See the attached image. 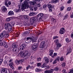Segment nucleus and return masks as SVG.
<instances>
[{"instance_id":"obj_1","label":"nucleus","mask_w":73,"mask_h":73,"mask_svg":"<svg viewBox=\"0 0 73 73\" xmlns=\"http://www.w3.org/2000/svg\"><path fill=\"white\" fill-rule=\"evenodd\" d=\"M29 3L27 1H25L22 4L21 9L22 11H25V9L29 8L30 11H33V9L31 7H29L28 4Z\"/></svg>"},{"instance_id":"obj_2","label":"nucleus","mask_w":73,"mask_h":73,"mask_svg":"<svg viewBox=\"0 0 73 73\" xmlns=\"http://www.w3.org/2000/svg\"><path fill=\"white\" fill-rule=\"evenodd\" d=\"M12 46L14 48L13 49V54H14V55L17 54H18L19 51V48H17V46H18L14 44L12 45Z\"/></svg>"},{"instance_id":"obj_3","label":"nucleus","mask_w":73,"mask_h":73,"mask_svg":"<svg viewBox=\"0 0 73 73\" xmlns=\"http://www.w3.org/2000/svg\"><path fill=\"white\" fill-rule=\"evenodd\" d=\"M37 21H38V19L37 16L32 17L30 19V23L31 24V25H32L33 24L36 23Z\"/></svg>"},{"instance_id":"obj_4","label":"nucleus","mask_w":73,"mask_h":73,"mask_svg":"<svg viewBox=\"0 0 73 73\" xmlns=\"http://www.w3.org/2000/svg\"><path fill=\"white\" fill-rule=\"evenodd\" d=\"M12 25L10 23H7L5 24V28L6 30L8 29L9 31H12Z\"/></svg>"},{"instance_id":"obj_5","label":"nucleus","mask_w":73,"mask_h":73,"mask_svg":"<svg viewBox=\"0 0 73 73\" xmlns=\"http://www.w3.org/2000/svg\"><path fill=\"white\" fill-rule=\"evenodd\" d=\"M40 48H43V49H46L47 48V45L45 44V41H42L40 43L39 46Z\"/></svg>"},{"instance_id":"obj_6","label":"nucleus","mask_w":73,"mask_h":73,"mask_svg":"<svg viewBox=\"0 0 73 73\" xmlns=\"http://www.w3.org/2000/svg\"><path fill=\"white\" fill-rule=\"evenodd\" d=\"M25 60H27V59H28L30 57L31 53L29 52L28 51H25Z\"/></svg>"},{"instance_id":"obj_7","label":"nucleus","mask_w":73,"mask_h":73,"mask_svg":"<svg viewBox=\"0 0 73 73\" xmlns=\"http://www.w3.org/2000/svg\"><path fill=\"white\" fill-rule=\"evenodd\" d=\"M43 15L42 13H40L38 15L37 17L38 22H40L41 21V19L43 18Z\"/></svg>"},{"instance_id":"obj_8","label":"nucleus","mask_w":73,"mask_h":73,"mask_svg":"<svg viewBox=\"0 0 73 73\" xmlns=\"http://www.w3.org/2000/svg\"><path fill=\"white\" fill-rule=\"evenodd\" d=\"M30 64L31 65V66H30V69H32L33 68H35V65H36V64H35V62L34 61H31L30 63Z\"/></svg>"},{"instance_id":"obj_9","label":"nucleus","mask_w":73,"mask_h":73,"mask_svg":"<svg viewBox=\"0 0 73 73\" xmlns=\"http://www.w3.org/2000/svg\"><path fill=\"white\" fill-rule=\"evenodd\" d=\"M1 46H3L5 48H8V45L7 44V43L3 41L1 43V44H0Z\"/></svg>"},{"instance_id":"obj_10","label":"nucleus","mask_w":73,"mask_h":73,"mask_svg":"<svg viewBox=\"0 0 73 73\" xmlns=\"http://www.w3.org/2000/svg\"><path fill=\"white\" fill-rule=\"evenodd\" d=\"M8 71V70L5 68H3L1 69V73H8L7 72Z\"/></svg>"},{"instance_id":"obj_11","label":"nucleus","mask_w":73,"mask_h":73,"mask_svg":"<svg viewBox=\"0 0 73 73\" xmlns=\"http://www.w3.org/2000/svg\"><path fill=\"white\" fill-rule=\"evenodd\" d=\"M25 42L26 43H29L31 42V38L29 37L26 38L25 39Z\"/></svg>"},{"instance_id":"obj_12","label":"nucleus","mask_w":73,"mask_h":73,"mask_svg":"<svg viewBox=\"0 0 73 73\" xmlns=\"http://www.w3.org/2000/svg\"><path fill=\"white\" fill-rule=\"evenodd\" d=\"M6 34V31H4L2 33L0 34V38H2V37H4Z\"/></svg>"},{"instance_id":"obj_13","label":"nucleus","mask_w":73,"mask_h":73,"mask_svg":"<svg viewBox=\"0 0 73 73\" xmlns=\"http://www.w3.org/2000/svg\"><path fill=\"white\" fill-rule=\"evenodd\" d=\"M54 71V69H51L48 70H46L44 71V73H53V72Z\"/></svg>"},{"instance_id":"obj_14","label":"nucleus","mask_w":73,"mask_h":73,"mask_svg":"<svg viewBox=\"0 0 73 73\" xmlns=\"http://www.w3.org/2000/svg\"><path fill=\"white\" fill-rule=\"evenodd\" d=\"M9 66H10L11 68H12V69H15V67H14V64L12 62H11V63H9Z\"/></svg>"},{"instance_id":"obj_15","label":"nucleus","mask_w":73,"mask_h":73,"mask_svg":"<svg viewBox=\"0 0 73 73\" xmlns=\"http://www.w3.org/2000/svg\"><path fill=\"white\" fill-rule=\"evenodd\" d=\"M23 62V60L21 59L19 61L17 60L16 61V63L17 65H19L20 64H21Z\"/></svg>"},{"instance_id":"obj_16","label":"nucleus","mask_w":73,"mask_h":73,"mask_svg":"<svg viewBox=\"0 0 73 73\" xmlns=\"http://www.w3.org/2000/svg\"><path fill=\"white\" fill-rule=\"evenodd\" d=\"M59 32L61 35H62V34H64L65 32V29H64V28L61 29Z\"/></svg>"},{"instance_id":"obj_17","label":"nucleus","mask_w":73,"mask_h":73,"mask_svg":"<svg viewBox=\"0 0 73 73\" xmlns=\"http://www.w3.org/2000/svg\"><path fill=\"white\" fill-rule=\"evenodd\" d=\"M25 51H23L21 53H20V56L21 57H24V59H25Z\"/></svg>"},{"instance_id":"obj_18","label":"nucleus","mask_w":73,"mask_h":73,"mask_svg":"<svg viewBox=\"0 0 73 73\" xmlns=\"http://www.w3.org/2000/svg\"><path fill=\"white\" fill-rule=\"evenodd\" d=\"M67 53L66 55L67 54H68L69 53H70L71 52H72V50H71V48L70 47H69L67 49Z\"/></svg>"},{"instance_id":"obj_19","label":"nucleus","mask_w":73,"mask_h":73,"mask_svg":"<svg viewBox=\"0 0 73 73\" xmlns=\"http://www.w3.org/2000/svg\"><path fill=\"white\" fill-rule=\"evenodd\" d=\"M37 47L35 45H33L32 46V49L33 50V51H36L37 49Z\"/></svg>"},{"instance_id":"obj_20","label":"nucleus","mask_w":73,"mask_h":73,"mask_svg":"<svg viewBox=\"0 0 73 73\" xmlns=\"http://www.w3.org/2000/svg\"><path fill=\"white\" fill-rule=\"evenodd\" d=\"M8 15L9 16L10 15V16H12L14 15V13L12 11H10L8 14Z\"/></svg>"},{"instance_id":"obj_21","label":"nucleus","mask_w":73,"mask_h":73,"mask_svg":"<svg viewBox=\"0 0 73 73\" xmlns=\"http://www.w3.org/2000/svg\"><path fill=\"white\" fill-rule=\"evenodd\" d=\"M25 47V44H22L21 46V48H20V50H23L24 48ZM21 49V50H20Z\"/></svg>"},{"instance_id":"obj_22","label":"nucleus","mask_w":73,"mask_h":73,"mask_svg":"<svg viewBox=\"0 0 73 73\" xmlns=\"http://www.w3.org/2000/svg\"><path fill=\"white\" fill-rule=\"evenodd\" d=\"M35 14H36V13L35 12H31L29 13V15L30 16H34L35 15Z\"/></svg>"},{"instance_id":"obj_23","label":"nucleus","mask_w":73,"mask_h":73,"mask_svg":"<svg viewBox=\"0 0 73 73\" xmlns=\"http://www.w3.org/2000/svg\"><path fill=\"white\" fill-rule=\"evenodd\" d=\"M44 59L45 60V62L47 64L49 62V60H48V58L47 57H45L44 58Z\"/></svg>"},{"instance_id":"obj_24","label":"nucleus","mask_w":73,"mask_h":73,"mask_svg":"<svg viewBox=\"0 0 73 73\" xmlns=\"http://www.w3.org/2000/svg\"><path fill=\"white\" fill-rule=\"evenodd\" d=\"M5 58V60L4 62V63L5 64H7V62H8V57H7L6 58Z\"/></svg>"},{"instance_id":"obj_25","label":"nucleus","mask_w":73,"mask_h":73,"mask_svg":"<svg viewBox=\"0 0 73 73\" xmlns=\"http://www.w3.org/2000/svg\"><path fill=\"white\" fill-rule=\"evenodd\" d=\"M30 4L31 5H35V4H36V3L35 2H32V1H30L29 2Z\"/></svg>"},{"instance_id":"obj_26","label":"nucleus","mask_w":73,"mask_h":73,"mask_svg":"<svg viewBox=\"0 0 73 73\" xmlns=\"http://www.w3.org/2000/svg\"><path fill=\"white\" fill-rule=\"evenodd\" d=\"M2 11L3 12H6L7 11V8L5 7V6H3V9L2 10Z\"/></svg>"},{"instance_id":"obj_27","label":"nucleus","mask_w":73,"mask_h":73,"mask_svg":"<svg viewBox=\"0 0 73 73\" xmlns=\"http://www.w3.org/2000/svg\"><path fill=\"white\" fill-rule=\"evenodd\" d=\"M53 52H54V51H53V50H51L50 51V53L49 54L50 56H52V55H53Z\"/></svg>"},{"instance_id":"obj_28","label":"nucleus","mask_w":73,"mask_h":73,"mask_svg":"<svg viewBox=\"0 0 73 73\" xmlns=\"http://www.w3.org/2000/svg\"><path fill=\"white\" fill-rule=\"evenodd\" d=\"M47 7L48 8H52V6L51 4H48L47 5Z\"/></svg>"},{"instance_id":"obj_29","label":"nucleus","mask_w":73,"mask_h":73,"mask_svg":"<svg viewBox=\"0 0 73 73\" xmlns=\"http://www.w3.org/2000/svg\"><path fill=\"white\" fill-rule=\"evenodd\" d=\"M31 41H32V42H36L37 41V39L35 38H31Z\"/></svg>"},{"instance_id":"obj_30","label":"nucleus","mask_w":73,"mask_h":73,"mask_svg":"<svg viewBox=\"0 0 73 73\" xmlns=\"http://www.w3.org/2000/svg\"><path fill=\"white\" fill-rule=\"evenodd\" d=\"M59 69H60V68H58V67H55L54 68V71L55 70V71H58V70Z\"/></svg>"},{"instance_id":"obj_31","label":"nucleus","mask_w":73,"mask_h":73,"mask_svg":"<svg viewBox=\"0 0 73 73\" xmlns=\"http://www.w3.org/2000/svg\"><path fill=\"white\" fill-rule=\"evenodd\" d=\"M35 71L36 72H39L41 71V70L38 69V68H36L35 69Z\"/></svg>"},{"instance_id":"obj_32","label":"nucleus","mask_w":73,"mask_h":73,"mask_svg":"<svg viewBox=\"0 0 73 73\" xmlns=\"http://www.w3.org/2000/svg\"><path fill=\"white\" fill-rule=\"evenodd\" d=\"M24 18L25 20H28V17L27 16H25L24 17Z\"/></svg>"},{"instance_id":"obj_33","label":"nucleus","mask_w":73,"mask_h":73,"mask_svg":"<svg viewBox=\"0 0 73 73\" xmlns=\"http://www.w3.org/2000/svg\"><path fill=\"white\" fill-rule=\"evenodd\" d=\"M54 42L55 44H57L58 43V40L57 39L56 40H55Z\"/></svg>"},{"instance_id":"obj_34","label":"nucleus","mask_w":73,"mask_h":73,"mask_svg":"<svg viewBox=\"0 0 73 73\" xmlns=\"http://www.w3.org/2000/svg\"><path fill=\"white\" fill-rule=\"evenodd\" d=\"M21 11V10H20V9H16L15 10V12H20Z\"/></svg>"},{"instance_id":"obj_35","label":"nucleus","mask_w":73,"mask_h":73,"mask_svg":"<svg viewBox=\"0 0 73 73\" xmlns=\"http://www.w3.org/2000/svg\"><path fill=\"white\" fill-rule=\"evenodd\" d=\"M50 67L49 66H45V68L46 69H49Z\"/></svg>"},{"instance_id":"obj_36","label":"nucleus","mask_w":73,"mask_h":73,"mask_svg":"<svg viewBox=\"0 0 73 73\" xmlns=\"http://www.w3.org/2000/svg\"><path fill=\"white\" fill-rule=\"evenodd\" d=\"M37 61H40L41 60V58L40 57L37 58Z\"/></svg>"},{"instance_id":"obj_37","label":"nucleus","mask_w":73,"mask_h":73,"mask_svg":"<svg viewBox=\"0 0 73 73\" xmlns=\"http://www.w3.org/2000/svg\"><path fill=\"white\" fill-rule=\"evenodd\" d=\"M51 20L52 22H56V19H54V18L51 19Z\"/></svg>"},{"instance_id":"obj_38","label":"nucleus","mask_w":73,"mask_h":73,"mask_svg":"<svg viewBox=\"0 0 73 73\" xmlns=\"http://www.w3.org/2000/svg\"><path fill=\"white\" fill-rule=\"evenodd\" d=\"M11 21V19L9 18H8L6 19V21L9 22Z\"/></svg>"},{"instance_id":"obj_39","label":"nucleus","mask_w":73,"mask_h":73,"mask_svg":"<svg viewBox=\"0 0 73 73\" xmlns=\"http://www.w3.org/2000/svg\"><path fill=\"white\" fill-rule=\"evenodd\" d=\"M57 47H59V48H60V46H61L62 45L61 44H60L58 43L57 44Z\"/></svg>"},{"instance_id":"obj_40","label":"nucleus","mask_w":73,"mask_h":73,"mask_svg":"<svg viewBox=\"0 0 73 73\" xmlns=\"http://www.w3.org/2000/svg\"><path fill=\"white\" fill-rule=\"evenodd\" d=\"M57 54L56 53H54V56H52V57H53V58H54V56H57Z\"/></svg>"},{"instance_id":"obj_41","label":"nucleus","mask_w":73,"mask_h":73,"mask_svg":"<svg viewBox=\"0 0 73 73\" xmlns=\"http://www.w3.org/2000/svg\"><path fill=\"white\" fill-rule=\"evenodd\" d=\"M47 6V5H43V8H44V9H45L46 8V7Z\"/></svg>"},{"instance_id":"obj_42","label":"nucleus","mask_w":73,"mask_h":73,"mask_svg":"<svg viewBox=\"0 0 73 73\" xmlns=\"http://www.w3.org/2000/svg\"><path fill=\"white\" fill-rule=\"evenodd\" d=\"M3 59H0V65H1V63L3 62Z\"/></svg>"},{"instance_id":"obj_43","label":"nucleus","mask_w":73,"mask_h":73,"mask_svg":"<svg viewBox=\"0 0 73 73\" xmlns=\"http://www.w3.org/2000/svg\"><path fill=\"white\" fill-rule=\"evenodd\" d=\"M34 9L35 11H37V7H35L34 8Z\"/></svg>"},{"instance_id":"obj_44","label":"nucleus","mask_w":73,"mask_h":73,"mask_svg":"<svg viewBox=\"0 0 73 73\" xmlns=\"http://www.w3.org/2000/svg\"><path fill=\"white\" fill-rule=\"evenodd\" d=\"M5 37H6V38H8V37H9V35L8 34H5Z\"/></svg>"},{"instance_id":"obj_45","label":"nucleus","mask_w":73,"mask_h":73,"mask_svg":"<svg viewBox=\"0 0 73 73\" xmlns=\"http://www.w3.org/2000/svg\"><path fill=\"white\" fill-rule=\"evenodd\" d=\"M66 41L67 42H70V41H69V39L68 38L66 39Z\"/></svg>"},{"instance_id":"obj_46","label":"nucleus","mask_w":73,"mask_h":73,"mask_svg":"<svg viewBox=\"0 0 73 73\" xmlns=\"http://www.w3.org/2000/svg\"><path fill=\"white\" fill-rule=\"evenodd\" d=\"M73 68H72V69L71 70H70V71L69 72V73H73Z\"/></svg>"},{"instance_id":"obj_47","label":"nucleus","mask_w":73,"mask_h":73,"mask_svg":"<svg viewBox=\"0 0 73 73\" xmlns=\"http://www.w3.org/2000/svg\"><path fill=\"white\" fill-rule=\"evenodd\" d=\"M70 10H71V7H69L67 9V10L68 11H70Z\"/></svg>"},{"instance_id":"obj_48","label":"nucleus","mask_w":73,"mask_h":73,"mask_svg":"<svg viewBox=\"0 0 73 73\" xmlns=\"http://www.w3.org/2000/svg\"><path fill=\"white\" fill-rule=\"evenodd\" d=\"M29 68H30V65H29L28 66L26 67L27 70H28V69H29Z\"/></svg>"},{"instance_id":"obj_49","label":"nucleus","mask_w":73,"mask_h":73,"mask_svg":"<svg viewBox=\"0 0 73 73\" xmlns=\"http://www.w3.org/2000/svg\"><path fill=\"white\" fill-rule=\"evenodd\" d=\"M68 14H67L65 16L64 19H67L68 18Z\"/></svg>"},{"instance_id":"obj_50","label":"nucleus","mask_w":73,"mask_h":73,"mask_svg":"<svg viewBox=\"0 0 73 73\" xmlns=\"http://www.w3.org/2000/svg\"><path fill=\"white\" fill-rule=\"evenodd\" d=\"M56 63H57V61H56V60H55L54 61L52 64H56Z\"/></svg>"},{"instance_id":"obj_51","label":"nucleus","mask_w":73,"mask_h":73,"mask_svg":"<svg viewBox=\"0 0 73 73\" xmlns=\"http://www.w3.org/2000/svg\"><path fill=\"white\" fill-rule=\"evenodd\" d=\"M60 9H61L60 11H62V10H63L64 9V7H61L60 8Z\"/></svg>"},{"instance_id":"obj_52","label":"nucleus","mask_w":73,"mask_h":73,"mask_svg":"<svg viewBox=\"0 0 73 73\" xmlns=\"http://www.w3.org/2000/svg\"><path fill=\"white\" fill-rule=\"evenodd\" d=\"M37 65L38 66H40V65H41V63H38L37 64Z\"/></svg>"},{"instance_id":"obj_53","label":"nucleus","mask_w":73,"mask_h":73,"mask_svg":"<svg viewBox=\"0 0 73 73\" xmlns=\"http://www.w3.org/2000/svg\"><path fill=\"white\" fill-rule=\"evenodd\" d=\"M58 36H54V37L53 38V39L54 40V39H56V38H58Z\"/></svg>"},{"instance_id":"obj_54","label":"nucleus","mask_w":73,"mask_h":73,"mask_svg":"<svg viewBox=\"0 0 73 73\" xmlns=\"http://www.w3.org/2000/svg\"><path fill=\"white\" fill-rule=\"evenodd\" d=\"M71 1H72V0H69L67 2V3L68 4H69L71 3Z\"/></svg>"},{"instance_id":"obj_55","label":"nucleus","mask_w":73,"mask_h":73,"mask_svg":"<svg viewBox=\"0 0 73 73\" xmlns=\"http://www.w3.org/2000/svg\"><path fill=\"white\" fill-rule=\"evenodd\" d=\"M41 67L42 68H44V67H45V64H43L42 65Z\"/></svg>"},{"instance_id":"obj_56","label":"nucleus","mask_w":73,"mask_h":73,"mask_svg":"<svg viewBox=\"0 0 73 73\" xmlns=\"http://www.w3.org/2000/svg\"><path fill=\"white\" fill-rule=\"evenodd\" d=\"M56 60H57V61H59L60 60V57H58L57 58V59Z\"/></svg>"},{"instance_id":"obj_57","label":"nucleus","mask_w":73,"mask_h":73,"mask_svg":"<svg viewBox=\"0 0 73 73\" xmlns=\"http://www.w3.org/2000/svg\"><path fill=\"white\" fill-rule=\"evenodd\" d=\"M71 38H73V33H72L71 34Z\"/></svg>"},{"instance_id":"obj_58","label":"nucleus","mask_w":73,"mask_h":73,"mask_svg":"<svg viewBox=\"0 0 73 73\" xmlns=\"http://www.w3.org/2000/svg\"><path fill=\"white\" fill-rule=\"evenodd\" d=\"M60 61H62L64 60V58L62 57H61L60 58Z\"/></svg>"},{"instance_id":"obj_59","label":"nucleus","mask_w":73,"mask_h":73,"mask_svg":"<svg viewBox=\"0 0 73 73\" xmlns=\"http://www.w3.org/2000/svg\"><path fill=\"white\" fill-rule=\"evenodd\" d=\"M37 7H41V5L39 4H38L37 5Z\"/></svg>"},{"instance_id":"obj_60","label":"nucleus","mask_w":73,"mask_h":73,"mask_svg":"<svg viewBox=\"0 0 73 73\" xmlns=\"http://www.w3.org/2000/svg\"><path fill=\"white\" fill-rule=\"evenodd\" d=\"M53 1L54 3H57V0H53Z\"/></svg>"},{"instance_id":"obj_61","label":"nucleus","mask_w":73,"mask_h":73,"mask_svg":"<svg viewBox=\"0 0 73 73\" xmlns=\"http://www.w3.org/2000/svg\"><path fill=\"white\" fill-rule=\"evenodd\" d=\"M62 72L63 73H66V70H62Z\"/></svg>"},{"instance_id":"obj_62","label":"nucleus","mask_w":73,"mask_h":73,"mask_svg":"<svg viewBox=\"0 0 73 73\" xmlns=\"http://www.w3.org/2000/svg\"><path fill=\"white\" fill-rule=\"evenodd\" d=\"M62 66H64L65 65V63H63L62 64Z\"/></svg>"},{"instance_id":"obj_63","label":"nucleus","mask_w":73,"mask_h":73,"mask_svg":"<svg viewBox=\"0 0 73 73\" xmlns=\"http://www.w3.org/2000/svg\"><path fill=\"white\" fill-rule=\"evenodd\" d=\"M8 4L9 5H11V2L10 1H9Z\"/></svg>"},{"instance_id":"obj_64","label":"nucleus","mask_w":73,"mask_h":73,"mask_svg":"<svg viewBox=\"0 0 73 73\" xmlns=\"http://www.w3.org/2000/svg\"><path fill=\"white\" fill-rule=\"evenodd\" d=\"M70 17L71 18H73V13H72V14L70 15Z\"/></svg>"}]
</instances>
